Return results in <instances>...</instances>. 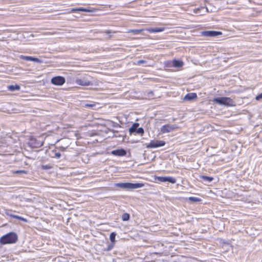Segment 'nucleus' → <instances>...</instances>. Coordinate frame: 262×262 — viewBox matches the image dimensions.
<instances>
[{"instance_id": "1", "label": "nucleus", "mask_w": 262, "mask_h": 262, "mask_svg": "<svg viewBox=\"0 0 262 262\" xmlns=\"http://www.w3.org/2000/svg\"><path fill=\"white\" fill-rule=\"evenodd\" d=\"M16 242V234L14 232H9L0 238V243L2 245L10 244Z\"/></svg>"}, {"instance_id": "2", "label": "nucleus", "mask_w": 262, "mask_h": 262, "mask_svg": "<svg viewBox=\"0 0 262 262\" xmlns=\"http://www.w3.org/2000/svg\"><path fill=\"white\" fill-rule=\"evenodd\" d=\"M144 184L140 183H119L115 184V186L124 189H135L141 188L144 186Z\"/></svg>"}, {"instance_id": "3", "label": "nucleus", "mask_w": 262, "mask_h": 262, "mask_svg": "<svg viewBox=\"0 0 262 262\" xmlns=\"http://www.w3.org/2000/svg\"><path fill=\"white\" fill-rule=\"evenodd\" d=\"M92 77L89 75H85L80 78H77L75 80V83L81 86H90L93 85V82L91 80Z\"/></svg>"}, {"instance_id": "4", "label": "nucleus", "mask_w": 262, "mask_h": 262, "mask_svg": "<svg viewBox=\"0 0 262 262\" xmlns=\"http://www.w3.org/2000/svg\"><path fill=\"white\" fill-rule=\"evenodd\" d=\"M40 138H35L30 137L27 139L26 143L31 148H39L43 145L42 141L40 140Z\"/></svg>"}, {"instance_id": "5", "label": "nucleus", "mask_w": 262, "mask_h": 262, "mask_svg": "<svg viewBox=\"0 0 262 262\" xmlns=\"http://www.w3.org/2000/svg\"><path fill=\"white\" fill-rule=\"evenodd\" d=\"M213 102L226 106H232L233 105V101L229 97H217L213 99Z\"/></svg>"}, {"instance_id": "6", "label": "nucleus", "mask_w": 262, "mask_h": 262, "mask_svg": "<svg viewBox=\"0 0 262 262\" xmlns=\"http://www.w3.org/2000/svg\"><path fill=\"white\" fill-rule=\"evenodd\" d=\"M165 144V142L163 140H152L149 143L146 144V147L147 148H155L163 146Z\"/></svg>"}, {"instance_id": "7", "label": "nucleus", "mask_w": 262, "mask_h": 262, "mask_svg": "<svg viewBox=\"0 0 262 262\" xmlns=\"http://www.w3.org/2000/svg\"><path fill=\"white\" fill-rule=\"evenodd\" d=\"M139 124L138 123H134L129 129L130 134L136 133L138 134L142 135L144 133V129L142 127H139Z\"/></svg>"}, {"instance_id": "8", "label": "nucleus", "mask_w": 262, "mask_h": 262, "mask_svg": "<svg viewBox=\"0 0 262 262\" xmlns=\"http://www.w3.org/2000/svg\"><path fill=\"white\" fill-rule=\"evenodd\" d=\"M51 83L54 85H62L65 83L66 80L63 77L58 76L53 77L51 79Z\"/></svg>"}, {"instance_id": "9", "label": "nucleus", "mask_w": 262, "mask_h": 262, "mask_svg": "<svg viewBox=\"0 0 262 262\" xmlns=\"http://www.w3.org/2000/svg\"><path fill=\"white\" fill-rule=\"evenodd\" d=\"M177 128L176 124H166L161 127V132L162 133H167Z\"/></svg>"}, {"instance_id": "10", "label": "nucleus", "mask_w": 262, "mask_h": 262, "mask_svg": "<svg viewBox=\"0 0 262 262\" xmlns=\"http://www.w3.org/2000/svg\"><path fill=\"white\" fill-rule=\"evenodd\" d=\"M18 57L19 59L23 60L34 61L37 63H42V61L38 58L29 56H24L23 55H19Z\"/></svg>"}, {"instance_id": "11", "label": "nucleus", "mask_w": 262, "mask_h": 262, "mask_svg": "<svg viewBox=\"0 0 262 262\" xmlns=\"http://www.w3.org/2000/svg\"><path fill=\"white\" fill-rule=\"evenodd\" d=\"M222 34L221 32L216 31H205L202 32V35L206 37H215Z\"/></svg>"}, {"instance_id": "12", "label": "nucleus", "mask_w": 262, "mask_h": 262, "mask_svg": "<svg viewBox=\"0 0 262 262\" xmlns=\"http://www.w3.org/2000/svg\"><path fill=\"white\" fill-rule=\"evenodd\" d=\"M111 154L116 156H124L126 154V151L124 149H118L112 150Z\"/></svg>"}, {"instance_id": "13", "label": "nucleus", "mask_w": 262, "mask_h": 262, "mask_svg": "<svg viewBox=\"0 0 262 262\" xmlns=\"http://www.w3.org/2000/svg\"><path fill=\"white\" fill-rule=\"evenodd\" d=\"M197 95L194 93H191L186 94L184 97V100L186 101H191L193 99H196Z\"/></svg>"}, {"instance_id": "14", "label": "nucleus", "mask_w": 262, "mask_h": 262, "mask_svg": "<svg viewBox=\"0 0 262 262\" xmlns=\"http://www.w3.org/2000/svg\"><path fill=\"white\" fill-rule=\"evenodd\" d=\"M78 11H82V12H93L94 11L93 10H91L89 9H86L84 8H72L71 10V12H75Z\"/></svg>"}, {"instance_id": "15", "label": "nucleus", "mask_w": 262, "mask_h": 262, "mask_svg": "<svg viewBox=\"0 0 262 262\" xmlns=\"http://www.w3.org/2000/svg\"><path fill=\"white\" fill-rule=\"evenodd\" d=\"M28 34L29 33L28 32H22L17 31V40L19 39L22 41L23 38H26V37H28Z\"/></svg>"}, {"instance_id": "16", "label": "nucleus", "mask_w": 262, "mask_h": 262, "mask_svg": "<svg viewBox=\"0 0 262 262\" xmlns=\"http://www.w3.org/2000/svg\"><path fill=\"white\" fill-rule=\"evenodd\" d=\"M164 30V28H152L148 29V31L150 33H157L162 32Z\"/></svg>"}, {"instance_id": "17", "label": "nucleus", "mask_w": 262, "mask_h": 262, "mask_svg": "<svg viewBox=\"0 0 262 262\" xmlns=\"http://www.w3.org/2000/svg\"><path fill=\"white\" fill-rule=\"evenodd\" d=\"M183 63L182 61L178 60H173L172 61V65L174 67L179 68L182 67Z\"/></svg>"}, {"instance_id": "18", "label": "nucleus", "mask_w": 262, "mask_h": 262, "mask_svg": "<svg viewBox=\"0 0 262 262\" xmlns=\"http://www.w3.org/2000/svg\"><path fill=\"white\" fill-rule=\"evenodd\" d=\"M166 182H168L171 184L176 183V179L171 177H166Z\"/></svg>"}, {"instance_id": "19", "label": "nucleus", "mask_w": 262, "mask_h": 262, "mask_svg": "<svg viewBox=\"0 0 262 262\" xmlns=\"http://www.w3.org/2000/svg\"><path fill=\"white\" fill-rule=\"evenodd\" d=\"M201 178L205 181H207L208 182H211L213 180V178L211 177H208L206 176H202Z\"/></svg>"}, {"instance_id": "20", "label": "nucleus", "mask_w": 262, "mask_h": 262, "mask_svg": "<svg viewBox=\"0 0 262 262\" xmlns=\"http://www.w3.org/2000/svg\"><path fill=\"white\" fill-rule=\"evenodd\" d=\"M52 156L53 158L59 159L61 157V154L60 152H57L56 150H53Z\"/></svg>"}, {"instance_id": "21", "label": "nucleus", "mask_w": 262, "mask_h": 262, "mask_svg": "<svg viewBox=\"0 0 262 262\" xmlns=\"http://www.w3.org/2000/svg\"><path fill=\"white\" fill-rule=\"evenodd\" d=\"M130 219V215L127 213H123L122 215V220L123 221H127Z\"/></svg>"}, {"instance_id": "22", "label": "nucleus", "mask_w": 262, "mask_h": 262, "mask_svg": "<svg viewBox=\"0 0 262 262\" xmlns=\"http://www.w3.org/2000/svg\"><path fill=\"white\" fill-rule=\"evenodd\" d=\"M188 200L192 202H198L201 201V199L195 196H190L188 198Z\"/></svg>"}, {"instance_id": "23", "label": "nucleus", "mask_w": 262, "mask_h": 262, "mask_svg": "<svg viewBox=\"0 0 262 262\" xmlns=\"http://www.w3.org/2000/svg\"><path fill=\"white\" fill-rule=\"evenodd\" d=\"M116 234L115 232H112L110 235V241L114 243L115 241Z\"/></svg>"}, {"instance_id": "24", "label": "nucleus", "mask_w": 262, "mask_h": 262, "mask_svg": "<svg viewBox=\"0 0 262 262\" xmlns=\"http://www.w3.org/2000/svg\"><path fill=\"white\" fill-rule=\"evenodd\" d=\"M155 179L161 182H166V177H157Z\"/></svg>"}, {"instance_id": "25", "label": "nucleus", "mask_w": 262, "mask_h": 262, "mask_svg": "<svg viewBox=\"0 0 262 262\" xmlns=\"http://www.w3.org/2000/svg\"><path fill=\"white\" fill-rule=\"evenodd\" d=\"M52 168V166L50 164H47V165H42L41 166V168L42 169H50Z\"/></svg>"}, {"instance_id": "26", "label": "nucleus", "mask_w": 262, "mask_h": 262, "mask_svg": "<svg viewBox=\"0 0 262 262\" xmlns=\"http://www.w3.org/2000/svg\"><path fill=\"white\" fill-rule=\"evenodd\" d=\"M8 88L9 91H14L16 90V84L9 85Z\"/></svg>"}, {"instance_id": "27", "label": "nucleus", "mask_w": 262, "mask_h": 262, "mask_svg": "<svg viewBox=\"0 0 262 262\" xmlns=\"http://www.w3.org/2000/svg\"><path fill=\"white\" fill-rule=\"evenodd\" d=\"M96 105V103H85L84 104V106L88 107H93Z\"/></svg>"}, {"instance_id": "28", "label": "nucleus", "mask_w": 262, "mask_h": 262, "mask_svg": "<svg viewBox=\"0 0 262 262\" xmlns=\"http://www.w3.org/2000/svg\"><path fill=\"white\" fill-rule=\"evenodd\" d=\"M128 33H133L134 34H138L140 32V30H129L127 32Z\"/></svg>"}, {"instance_id": "29", "label": "nucleus", "mask_w": 262, "mask_h": 262, "mask_svg": "<svg viewBox=\"0 0 262 262\" xmlns=\"http://www.w3.org/2000/svg\"><path fill=\"white\" fill-rule=\"evenodd\" d=\"M261 99H262V93L256 96L255 97V99L258 101Z\"/></svg>"}, {"instance_id": "30", "label": "nucleus", "mask_w": 262, "mask_h": 262, "mask_svg": "<svg viewBox=\"0 0 262 262\" xmlns=\"http://www.w3.org/2000/svg\"><path fill=\"white\" fill-rule=\"evenodd\" d=\"M27 171L26 170H17V175L21 174L23 173H27Z\"/></svg>"}, {"instance_id": "31", "label": "nucleus", "mask_w": 262, "mask_h": 262, "mask_svg": "<svg viewBox=\"0 0 262 262\" xmlns=\"http://www.w3.org/2000/svg\"><path fill=\"white\" fill-rule=\"evenodd\" d=\"M17 220H21V221H24V222H27V220L25 219V218H23L21 216H17Z\"/></svg>"}, {"instance_id": "32", "label": "nucleus", "mask_w": 262, "mask_h": 262, "mask_svg": "<svg viewBox=\"0 0 262 262\" xmlns=\"http://www.w3.org/2000/svg\"><path fill=\"white\" fill-rule=\"evenodd\" d=\"M145 62H146V61H145L144 60H138L137 61V64H140L144 63H145Z\"/></svg>"}, {"instance_id": "33", "label": "nucleus", "mask_w": 262, "mask_h": 262, "mask_svg": "<svg viewBox=\"0 0 262 262\" xmlns=\"http://www.w3.org/2000/svg\"><path fill=\"white\" fill-rule=\"evenodd\" d=\"M113 126L114 127H121V126L117 123H114Z\"/></svg>"}, {"instance_id": "34", "label": "nucleus", "mask_w": 262, "mask_h": 262, "mask_svg": "<svg viewBox=\"0 0 262 262\" xmlns=\"http://www.w3.org/2000/svg\"><path fill=\"white\" fill-rule=\"evenodd\" d=\"M152 96H153V92L150 91L148 93V97H151Z\"/></svg>"}, {"instance_id": "35", "label": "nucleus", "mask_w": 262, "mask_h": 262, "mask_svg": "<svg viewBox=\"0 0 262 262\" xmlns=\"http://www.w3.org/2000/svg\"><path fill=\"white\" fill-rule=\"evenodd\" d=\"M112 248H113V246H109L107 248V250L110 251L112 249Z\"/></svg>"}, {"instance_id": "36", "label": "nucleus", "mask_w": 262, "mask_h": 262, "mask_svg": "<svg viewBox=\"0 0 262 262\" xmlns=\"http://www.w3.org/2000/svg\"><path fill=\"white\" fill-rule=\"evenodd\" d=\"M59 148L61 151H64L66 149V148L62 146L60 147Z\"/></svg>"}, {"instance_id": "37", "label": "nucleus", "mask_w": 262, "mask_h": 262, "mask_svg": "<svg viewBox=\"0 0 262 262\" xmlns=\"http://www.w3.org/2000/svg\"><path fill=\"white\" fill-rule=\"evenodd\" d=\"M106 34H110L111 33H112V31H110V30H106L104 32Z\"/></svg>"}, {"instance_id": "38", "label": "nucleus", "mask_w": 262, "mask_h": 262, "mask_svg": "<svg viewBox=\"0 0 262 262\" xmlns=\"http://www.w3.org/2000/svg\"><path fill=\"white\" fill-rule=\"evenodd\" d=\"M11 216L14 218H16V215H11Z\"/></svg>"}, {"instance_id": "39", "label": "nucleus", "mask_w": 262, "mask_h": 262, "mask_svg": "<svg viewBox=\"0 0 262 262\" xmlns=\"http://www.w3.org/2000/svg\"><path fill=\"white\" fill-rule=\"evenodd\" d=\"M20 89V86L17 85V91H18Z\"/></svg>"}, {"instance_id": "40", "label": "nucleus", "mask_w": 262, "mask_h": 262, "mask_svg": "<svg viewBox=\"0 0 262 262\" xmlns=\"http://www.w3.org/2000/svg\"><path fill=\"white\" fill-rule=\"evenodd\" d=\"M112 132H113V133H116V132H117V131H116L115 130H112Z\"/></svg>"}, {"instance_id": "41", "label": "nucleus", "mask_w": 262, "mask_h": 262, "mask_svg": "<svg viewBox=\"0 0 262 262\" xmlns=\"http://www.w3.org/2000/svg\"><path fill=\"white\" fill-rule=\"evenodd\" d=\"M199 11V9H196V12H196V13H198Z\"/></svg>"}, {"instance_id": "42", "label": "nucleus", "mask_w": 262, "mask_h": 262, "mask_svg": "<svg viewBox=\"0 0 262 262\" xmlns=\"http://www.w3.org/2000/svg\"><path fill=\"white\" fill-rule=\"evenodd\" d=\"M18 140H19V141H21V140L20 138L18 139Z\"/></svg>"}]
</instances>
